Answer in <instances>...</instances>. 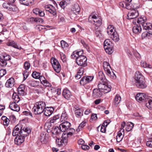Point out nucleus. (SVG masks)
<instances>
[{
  "instance_id": "obj_8",
  "label": "nucleus",
  "mask_w": 152,
  "mask_h": 152,
  "mask_svg": "<svg viewBox=\"0 0 152 152\" xmlns=\"http://www.w3.org/2000/svg\"><path fill=\"white\" fill-rule=\"evenodd\" d=\"M51 61L53 67L55 71L57 73L59 72L61 70V67L58 60L54 58H52Z\"/></svg>"
},
{
  "instance_id": "obj_52",
  "label": "nucleus",
  "mask_w": 152,
  "mask_h": 152,
  "mask_svg": "<svg viewBox=\"0 0 152 152\" xmlns=\"http://www.w3.org/2000/svg\"><path fill=\"white\" fill-rule=\"evenodd\" d=\"M18 10V8L15 6L11 5L10 6V11L16 12Z\"/></svg>"
},
{
  "instance_id": "obj_54",
  "label": "nucleus",
  "mask_w": 152,
  "mask_h": 152,
  "mask_svg": "<svg viewBox=\"0 0 152 152\" xmlns=\"http://www.w3.org/2000/svg\"><path fill=\"white\" fill-rule=\"evenodd\" d=\"M61 57V60L63 61L64 62L66 61V56L65 54H64L63 53L60 54Z\"/></svg>"
},
{
  "instance_id": "obj_34",
  "label": "nucleus",
  "mask_w": 152,
  "mask_h": 152,
  "mask_svg": "<svg viewBox=\"0 0 152 152\" xmlns=\"http://www.w3.org/2000/svg\"><path fill=\"white\" fill-rule=\"evenodd\" d=\"M142 27L143 30H149L151 29L152 26L151 23H146L144 24H142Z\"/></svg>"
},
{
  "instance_id": "obj_42",
  "label": "nucleus",
  "mask_w": 152,
  "mask_h": 152,
  "mask_svg": "<svg viewBox=\"0 0 152 152\" xmlns=\"http://www.w3.org/2000/svg\"><path fill=\"white\" fill-rule=\"evenodd\" d=\"M112 42L109 39H106L104 42V49L107 48L106 47L107 45H110V44H112Z\"/></svg>"
},
{
  "instance_id": "obj_27",
  "label": "nucleus",
  "mask_w": 152,
  "mask_h": 152,
  "mask_svg": "<svg viewBox=\"0 0 152 152\" xmlns=\"http://www.w3.org/2000/svg\"><path fill=\"white\" fill-rule=\"evenodd\" d=\"M121 100V97L118 94H117L115 96L114 99V105L117 106L120 102Z\"/></svg>"
},
{
  "instance_id": "obj_9",
  "label": "nucleus",
  "mask_w": 152,
  "mask_h": 152,
  "mask_svg": "<svg viewBox=\"0 0 152 152\" xmlns=\"http://www.w3.org/2000/svg\"><path fill=\"white\" fill-rule=\"evenodd\" d=\"M51 61L53 67L55 71L57 73L59 72L61 70V67L58 60L54 58H52Z\"/></svg>"
},
{
  "instance_id": "obj_64",
  "label": "nucleus",
  "mask_w": 152,
  "mask_h": 152,
  "mask_svg": "<svg viewBox=\"0 0 152 152\" xmlns=\"http://www.w3.org/2000/svg\"><path fill=\"white\" fill-rule=\"evenodd\" d=\"M146 145L152 148V139L147 142Z\"/></svg>"
},
{
  "instance_id": "obj_49",
  "label": "nucleus",
  "mask_w": 152,
  "mask_h": 152,
  "mask_svg": "<svg viewBox=\"0 0 152 152\" xmlns=\"http://www.w3.org/2000/svg\"><path fill=\"white\" fill-rule=\"evenodd\" d=\"M87 83L91 82L92 80L94 78L93 76H85Z\"/></svg>"
},
{
  "instance_id": "obj_10",
  "label": "nucleus",
  "mask_w": 152,
  "mask_h": 152,
  "mask_svg": "<svg viewBox=\"0 0 152 152\" xmlns=\"http://www.w3.org/2000/svg\"><path fill=\"white\" fill-rule=\"evenodd\" d=\"M146 95L143 93H139L136 96L135 99L136 100L139 102H145V98H147Z\"/></svg>"
},
{
  "instance_id": "obj_23",
  "label": "nucleus",
  "mask_w": 152,
  "mask_h": 152,
  "mask_svg": "<svg viewBox=\"0 0 152 152\" xmlns=\"http://www.w3.org/2000/svg\"><path fill=\"white\" fill-rule=\"evenodd\" d=\"M110 37L115 42H118L119 40V35L116 31H114Z\"/></svg>"
},
{
  "instance_id": "obj_37",
  "label": "nucleus",
  "mask_w": 152,
  "mask_h": 152,
  "mask_svg": "<svg viewBox=\"0 0 152 152\" xmlns=\"http://www.w3.org/2000/svg\"><path fill=\"white\" fill-rule=\"evenodd\" d=\"M60 118L59 115H57L54 116L52 118H51L50 121V124L51 123H54L58 121Z\"/></svg>"
},
{
  "instance_id": "obj_38",
  "label": "nucleus",
  "mask_w": 152,
  "mask_h": 152,
  "mask_svg": "<svg viewBox=\"0 0 152 152\" xmlns=\"http://www.w3.org/2000/svg\"><path fill=\"white\" fill-rule=\"evenodd\" d=\"M134 126V124L133 123L131 122L128 123L126 125V130L127 131L129 132L132 129Z\"/></svg>"
},
{
  "instance_id": "obj_21",
  "label": "nucleus",
  "mask_w": 152,
  "mask_h": 152,
  "mask_svg": "<svg viewBox=\"0 0 152 152\" xmlns=\"http://www.w3.org/2000/svg\"><path fill=\"white\" fill-rule=\"evenodd\" d=\"M30 20L32 23H36L38 24H41L43 22V20L42 18H38L32 17L30 18Z\"/></svg>"
},
{
  "instance_id": "obj_13",
  "label": "nucleus",
  "mask_w": 152,
  "mask_h": 152,
  "mask_svg": "<svg viewBox=\"0 0 152 152\" xmlns=\"http://www.w3.org/2000/svg\"><path fill=\"white\" fill-rule=\"evenodd\" d=\"M139 15L137 11L133 10L129 12L127 14V18L128 19H131L136 18Z\"/></svg>"
},
{
  "instance_id": "obj_28",
  "label": "nucleus",
  "mask_w": 152,
  "mask_h": 152,
  "mask_svg": "<svg viewBox=\"0 0 152 152\" xmlns=\"http://www.w3.org/2000/svg\"><path fill=\"white\" fill-rule=\"evenodd\" d=\"M67 135L66 133H63L61 137V140L64 145H66L68 142V138Z\"/></svg>"
},
{
  "instance_id": "obj_56",
  "label": "nucleus",
  "mask_w": 152,
  "mask_h": 152,
  "mask_svg": "<svg viewBox=\"0 0 152 152\" xmlns=\"http://www.w3.org/2000/svg\"><path fill=\"white\" fill-rule=\"evenodd\" d=\"M141 66L144 68L148 67L151 68V65L148 64L145 62H143L142 63H141Z\"/></svg>"
},
{
  "instance_id": "obj_57",
  "label": "nucleus",
  "mask_w": 152,
  "mask_h": 152,
  "mask_svg": "<svg viewBox=\"0 0 152 152\" xmlns=\"http://www.w3.org/2000/svg\"><path fill=\"white\" fill-rule=\"evenodd\" d=\"M56 142L57 144L59 146H61V145H63L64 143L62 142V141L61 140L59 139H57L56 140Z\"/></svg>"
},
{
  "instance_id": "obj_1",
  "label": "nucleus",
  "mask_w": 152,
  "mask_h": 152,
  "mask_svg": "<svg viewBox=\"0 0 152 152\" xmlns=\"http://www.w3.org/2000/svg\"><path fill=\"white\" fill-rule=\"evenodd\" d=\"M134 79L135 81L134 85L137 88L143 89L147 87V85L145 83V78L142 74L139 71L136 72Z\"/></svg>"
},
{
  "instance_id": "obj_61",
  "label": "nucleus",
  "mask_w": 152,
  "mask_h": 152,
  "mask_svg": "<svg viewBox=\"0 0 152 152\" xmlns=\"http://www.w3.org/2000/svg\"><path fill=\"white\" fill-rule=\"evenodd\" d=\"M97 118V115L96 114H92L91 117V119L92 121L96 120Z\"/></svg>"
},
{
  "instance_id": "obj_11",
  "label": "nucleus",
  "mask_w": 152,
  "mask_h": 152,
  "mask_svg": "<svg viewBox=\"0 0 152 152\" xmlns=\"http://www.w3.org/2000/svg\"><path fill=\"white\" fill-rule=\"evenodd\" d=\"M71 126V124L68 121H64L59 126L60 128L62 129V132H65L68 131L69 129Z\"/></svg>"
},
{
  "instance_id": "obj_19",
  "label": "nucleus",
  "mask_w": 152,
  "mask_h": 152,
  "mask_svg": "<svg viewBox=\"0 0 152 152\" xmlns=\"http://www.w3.org/2000/svg\"><path fill=\"white\" fill-rule=\"evenodd\" d=\"M98 78L100 80V81L102 83L104 82L105 83H107L108 82V81L106 79L102 71H100L99 72Z\"/></svg>"
},
{
  "instance_id": "obj_55",
  "label": "nucleus",
  "mask_w": 152,
  "mask_h": 152,
  "mask_svg": "<svg viewBox=\"0 0 152 152\" xmlns=\"http://www.w3.org/2000/svg\"><path fill=\"white\" fill-rule=\"evenodd\" d=\"M6 73V71L5 69H1L0 70V78L4 75Z\"/></svg>"
},
{
  "instance_id": "obj_14",
  "label": "nucleus",
  "mask_w": 152,
  "mask_h": 152,
  "mask_svg": "<svg viewBox=\"0 0 152 152\" xmlns=\"http://www.w3.org/2000/svg\"><path fill=\"white\" fill-rule=\"evenodd\" d=\"M16 136L14 139L16 145H20L24 141L25 137L19 134Z\"/></svg>"
},
{
  "instance_id": "obj_24",
  "label": "nucleus",
  "mask_w": 152,
  "mask_h": 152,
  "mask_svg": "<svg viewBox=\"0 0 152 152\" xmlns=\"http://www.w3.org/2000/svg\"><path fill=\"white\" fill-rule=\"evenodd\" d=\"M133 32L136 34L140 33L142 30V28L141 26L137 24L136 26H134L132 29Z\"/></svg>"
},
{
  "instance_id": "obj_40",
  "label": "nucleus",
  "mask_w": 152,
  "mask_h": 152,
  "mask_svg": "<svg viewBox=\"0 0 152 152\" xmlns=\"http://www.w3.org/2000/svg\"><path fill=\"white\" fill-rule=\"evenodd\" d=\"M40 73L36 71H34L32 74V77L36 79H39L40 77Z\"/></svg>"
},
{
  "instance_id": "obj_60",
  "label": "nucleus",
  "mask_w": 152,
  "mask_h": 152,
  "mask_svg": "<svg viewBox=\"0 0 152 152\" xmlns=\"http://www.w3.org/2000/svg\"><path fill=\"white\" fill-rule=\"evenodd\" d=\"M44 85L46 87H51V84L48 82L47 80H45L43 81Z\"/></svg>"
},
{
  "instance_id": "obj_50",
  "label": "nucleus",
  "mask_w": 152,
  "mask_h": 152,
  "mask_svg": "<svg viewBox=\"0 0 152 152\" xmlns=\"http://www.w3.org/2000/svg\"><path fill=\"white\" fill-rule=\"evenodd\" d=\"M23 80H24L28 77V73L26 70H25L23 71Z\"/></svg>"
},
{
  "instance_id": "obj_63",
  "label": "nucleus",
  "mask_w": 152,
  "mask_h": 152,
  "mask_svg": "<svg viewBox=\"0 0 152 152\" xmlns=\"http://www.w3.org/2000/svg\"><path fill=\"white\" fill-rule=\"evenodd\" d=\"M81 148L84 150H87L89 149L90 147L87 145H81Z\"/></svg>"
},
{
  "instance_id": "obj_41",
  "label": "nucleus",
  "mask_w": 152,
  "mask_h": 152,
  "mask_svg": "<svg viewBox=\"0 0 152 152\" xmlns=\"http://www.w3.org/2000/svg\"><path fill=\"white\" fill-rule=\"evenodd\" d=\"M10 46H12L15 48L19 49H20L21 48V47L18 45L14 41L10 42Z\"/></svg>"
},
{
  "instance_id": "obj_30",
  "label": "nucleus",
  "mask_w": 152,
  "mask_h": 152,
  "mask_svg": "<svg viewBox=\"0 0 152 152\" xmlns=\"http://www.w3.org/2000/svg\"><path fill=\"white\" fill-rule=\"evenodd\" d=\"M8 56V59H3L0 58V67H3L6 66L7 64V63L6 60H10V58H9V56H7L6 57Z\"/></svg>"
},
{
  "instance_id": "obj_16",
  "label": "nucleus",
  "mask_w": 152,
  "mask_h": 152,
  "mask_svg": "<svg viewBox=\"0 0 152 152\" xmlns=\"http://www.w3.org/2000/svg\"><path fill=\"white\" fill-rule=\"evenodd\" d=\"M54 109L53 107H47L44 108L43 112L45 115L47 116H49L53 113Z\"/></svg>"
},
{
  "instance_id": "obj_36",
  "label": "nucleus",
  "mask_w": 152,
  "mask_h": 152,
  "mask_svg": "<svg viewBox=\"0 0 152 152\" xmlns=\"http://www.w3.org/2000/svg\"><path fill=\"white\" fill-rule=\"evenodd\" d=\"M124 137V134H122V132L120 131L118 132L116 140L117 142H119L121 141Z\"/></svg>"
},
{
  "instance_id": "obj_4",
  "label": "nucleus",
  "mask_w": 152,
  "mask_h": 152,
  "mask_svg": "<svg viewBox=\"0 0 152 152\" xmlns=\"http://www.w3.org/2000/svg\"><path fill=\"white\" fill-rule=\"evenodd\" d=\"M88 21L95 25L97 27L100 26L102 23V19L99 17H97L94 15H91L89 16Z\"/></svg>"
},
{
  "instance_id": "obj_12",
  "label": "nucleus",
  "mask_w": 152,
  "mask_h": 152,
  "mask_svg": "<svg viewBox=\"0 0 152 152\" xmlns=\"http://www.w3.org/2000/svg\"><path fill=\"white\" fill-rule=\"evenodd\" d=\"M45 8L46 11H48L50 13L52 14L53 15H55L56 14V11L55 7L51 5H48L45 6Z\"/></svg>"
},
{
  "instance_id": "obj_18",
  "label": "nucleus",
  "mask_w": 152,
  "mask_h": 152,
  "mask_svg": "<svg viewBox=\"0 0 152 152\" xmlns=\"http://www.w3.org/2000/svg\"><path fill=\"white\" fill-rule=\"evenodd\" d=\"M102 91L99 89H94L93 90V96L96 98L100 97L102 94Z\"/></svg>"
},
{
  "instance_id": "obj_20",
  "label": "nucleus",
  "mask_w": 152,
  "mask_h": 152,
  "mask_svg": "<svg viewBox=\"0 0 152 152\" xmlns=\"http://www.w3.org/2000/svg\"><path fill=\"white\" fill-rule=\"evenodd\" d=\"M146 17L144 16H142L138 18L137 23H138L137 24L139 26L141 25L142 26V24H144L146 22Z\"/></svg>"
},
{
  "instance_id": "obj_15",
  "label": "nucleus",
  "mask_w": 152,
  "mask_h": 152,
  "mask_svg": "<svg viewBox=\"0 0 152 152\" xmlns=\"http://www.w3.org/2000/svg\"><path fill=\"white\" fill-rule=\"evenodd\" d=\"M75 114L76 117L78 118L81 117L83 114V111L79 107L75 106L74 108Z\"/></svg>"
},
{
  "instance_id": "obj_39",
  "label": "nucleus",
  "mask_w": 152,
  "mask_h": 152,
  "mask_svg": "<svg viewBox=\"0 0 152 152\" xmlns=\"http://www.w3.org/2000/svg\"><path fill=\"white\" fill-rule=\"evenodd\" d=\"M68 118V116L66 112L64 111L63 112L61 117V119L65 121Z\"/></svg>"
},
{
  "instance_id": "obj_53",
  "label": "nucleus",
  "mask_w": 152,
  "mask_h": 152,
  "mask_svg": "<svg viewBox=\"0 0 152 152\" xmlns=\"http://www.w3.org/2000/svg\"><path fill=\"white\" fill-rule=\"evenodd\" d=\"M15 84L14 79L13 77L10 78V88L13 87Z\"/></svg>"
},
{
  "instance_id": "obj_29",
  "label": "nucleus",
  "mask_w": 152,
  "mask_h": 152,
  "mask_svg": "<svg viewBox=\"0 0 152 152\" xmlns=\"http://www.w3.org/2000/svg\"><path fill=\"white\" fill-rule=\"evenodd\" d=\"M13 102L14 103H18L20 100L19 96L16 93H13L12 97Z\"/></svg>"
},
{
  "instance_id": "obj_6",
  "label": "nucleus",
  "mask_w": 152,
  "mask_h": 152,
  "mask_svg": "<svg viewBox=\"0 0 152 152\" xmlns=\"http://www.w3.org/2000/svg\"><path fill=\"white\" fill-rule=\"evenodd\" d=\"M107 83H105L104 82L102 83L100 81V83L98 85V89L101 90L104 93H107L110 91V87H108L107 86Z\"/></svg>"
},
{
  "instance_id": "obj_25",
  "label": "nucleus",
  "mask_w": 152,
  "mask_h": 152,
  "mask_svg": "<svg viewBox=\"0 0 152 152\" xmlns=\"http://www.w3.org/2000/svg\"><path fill=\"white\" fill-rule=\"evenodd\" d=\"M10 109L14 111H18L19 110V107L16 103L12 102V103H10Z\"/></svg>"
},
{
  "instance_id": "obj_58",
  "label": "nucleus",
  "mask_w": 152,
  "mask_h": 152,
  "mask_svg": "<svg viewBox=\"0 0 152 152\" xmlns=\"http://www.w3.org/2000/svg\"><path fill=\"white\" fill-rule=\"evenodd\" d=\"M3 7L4 8L8 9L10 8V4L9 2H5L3 4Z\"/></svg>"
},
{
  "instance_id": "obj_47",
  "label": "nucleus",
  "mask_w": 152,
  "mask_h": 152,
  "mask_svg": "<svg viewBox=\"0 0 152 152\" xmlns=\"http://www.w3.org/2000/svg\"><path fill=\"white\" fill-rule=\"evenodd\" d=\"M30 63L27 61L25 62L24 64V68L26 70L30 68Z\"/></svg>"
},
{
  "instance_id": "obj_32",
  "label": "nucleus",
  "mask_w": 152,
  "mask_h": 152,
  "mask_svg": "<svg viewBox=\"0 0 152 152\" xmlns=\"http://www.w3.org/2000/svg\"><path fill=\"white\" fill-rule=\"evenodd\" d=\"M72 10L73 12V14L76 15L78 14V13L80 11V7L78 5H75L73 8Z\"/></svg>"
},
{
  "instance_id": "obj_17",
  "label": "nucleus",
  "mask_w": 152,
  "mask_h": 152,
  "mask_svg": "<svg viewBox=\"0 0 152 152\" xmlns=\"http://www.w3.org/2000/svg\"><path fill=\"white\" fill-rule=\"evenodd\" d=\"M145 102H146L145 105L147 107L150 109H152V97L147 96Z\"/></svg>"
},
{
  "instance_id": "obj_33",
  "label": "nucleus",
  "mask_w": 152,
  "mask_h": 152,
  "mask_svg": "<svg viewBox=\"0 0 152 152\" xmlns=\"http://www.w3.org/2000/svg\"><path fill=\"white\" fill-rule=\"evenodd\" d=\"M20 3L26 6H28L30 4L32 3L33 0H19Z\"/></svg>"
},
{
  "instance_id": "obj_44",
  "label": "nucleus",
  "mask_w": 152,
  "mask_h": 152,
  "mask_svg": "<svg viewBox=\"0 0 152 152\" xmlns=\"http://www.w3.org/2000/svg\"><path fill=\"white\" fill-rule=\"evenodd\" d=\"M61 46L62 48H67L69 45L68 43L64 40H61Z\"/></svg>"
},
{
  "instance_id": "obj_3",
  "label": "nucleus",
  "mask_w": 152,
  "mask_h": 152,
  "mask_svg": "<svg viewBox=\"0 0 152 152\" xmlns=\"http://www.w3.org/2000/svg\"><path fill=\"white\" fill-rule=\"evenodd\" d=\"M45 106V103L43 102H36L33 108L32 111L35 115L40 114L43 112Z\"/></svg>"
},
{
  "instance_id": "obj_22",
  "label": "nucleus",
  "mask_w": 152,
  "mask_h": 152,
  "mask_svg": "<svg viewBox=\"0 0 152 152\" xmlns=\"http://www.w3.org/2000/svg\"><path fill=\"white\" fill-rule=\"evenodd\" d=\"M62 94L64 97L66 99H69L72 96L70 91L67 89L63 90Z\"/></svg>"
},
{
  "instance_id": "obj_45",
  "label": "nucleus",
  "mask_w": 152,
  "mask_h": 152,
  "mask_svg": "<svg viewBox=\"0 0 152 152\" xmlns=\"http://www.w3.org/2000/svg\"><path fill=\"white\" fill-rule=\"evenodd\" d=\"M104 49L106 52L109 54H112L113 51V47H110L108 48H105Z\"/></svg>"
},
{
  "instance_id": "obj_46",
  "label": "nucleus",
  "mask_w": 152,
  "mask_h": 152,
  "mask_svg": "<svg viewBox=\"0 0 152 152\" xmlns=\"http://www.w3.org/2000/svg\"><path fill=\"white\" fill-rule=\"evenodd\" d=\"M86 124V122L83 121L78 126V129H77V131H80V129L83 128L85 126Z\"/></svg>"
},
{
  "instance_id": "obj_48",
  "label": "nucleus",
  "mask_w": 152,
  "mask_h": 152,
  "mask_svg": "<svg viewBox=\"0 0 152 152\" xmlns=\"http://www.w3.org/2000/svg\"><path fill=\"white\" fill-rule=\"evenodd\" d=\"M24 89H20V88H18V94L20 96H23L25 94Z\"/></svg>"
},
{
  "instance_id": "obj_62",
  "label": "nucleus",
  "mask_w": 152,
  "mask_h": 152,
  "mask_svg": "<svg viewBox=\"0 0 152 152\" xmlns=\"http://www.w3.org/2000/svg\"><path fill=\"white\" fill-rule=\"evenodd\" d=\"M37 15L41 17H43L45 15V14L43 11L39 9V11L38 12Z\"/></svg>"
},
{
  "instance_id": "obj_35",
  "label": "nucleus",
  "mask_w": 152,
  "mask_h": 152,
  "mask_svg": "<svg viewBox=\"0 0 152 152\" xmlns=\"http://www.w3.org/2000/svg\"><path fill=\"white\" fill-rule=\"evenodd\" d=\"M28 84L30 86L35 87L38 86L39 82L35 81L30 80L28 82Z\"/></svg>"
},
{
  "instance_id": "obj_2",
  "label": "nucleus",
  "mask_w": 152,
  "mask_h": 152,
  "mask_svg": "<svg viewBox=\"0 0 152 152\" xmlns=\"http://www.w3.org/2000/svg\"><path fill=\"white\" fill-rule=\"evenodd\" d=\"M31 132V130L27 127H21L20 125H18L13 129L12 134L14 136L19 134L25 137L30 133Z\"/></svg>"
},
{
  "instance_id": "obj_7",
  "label": "nucleus",
  "mask_w": 152,
  "mask_h": 152,
  "mask_svg": "<svg viewBox=\"0 0 152 152\" xmlns=\"http://www.w3.org/2000/svg\"><path fill=\"white\" fill-rule=\"evenodd\" d=\"M87 58L85 56H81L76 58V63L79 66L85 67L87 65Z\"/></svg>"
},
{
  "instance_id": "obj_5",
  "label": "nucleus",
  "mask_w": 152,
  "mask_h": 152,
  "mask_svg": "<svg viewBox=\"0 0 152 152\" xmlns=\"http://www.w3.org/2000/svg\"><path fill=\"white\" fill-rule=\"evenodd\" d=\"M103 67L105 72L108 76L110 77H113V78H114V76L116 77L115 74L113 72H111L110 69L111 68L110 65L109 63L104 61L103 63Z\"/></svg>"
},
{
  "instance_id": "obj_43",
  "label": "nucleus",
  "mask_w": 152,
  "mask_h": 152,
  "mask_svg": "<svg viewBox=\"0 0 152 152\" xmlns=\"http://www.w3.org/2000/svg\"><path fill=\"white\" fill-rule=\"evenodd\" d=\"M80 83L81 85L84 86L87 83L85 76H83L80 80Z\"/></svg>"
},
{
  "instance_id": "obj_51",
  "label": "nucleus",
  "mask_w": 152,
  "mask_h": 152,
  "mask_svg": "<svg viewBox=\"0 0 152 152\" xmlns=\"http://www.w3.org/2000/svg\"><path fill=\"white\" fill-rule=\"evenodd\" d=\"M75 51L76 54H77L76 55H77V57H78L81 56H84L83 55V50H81L79 51Z\"/></svg>"
},
{
  "instance_id": "obj_59",
  "label": "nucleus",
  "mask_w": 152,
  "mask_h": 152,
  "mask_svg": "<svg viewBox=\"0 0 152 152\" xmlns=\"http://www.w3.org/2000/svg\"><path fill=\"white\" fill-rule=\"evenodd\" d=\"M110 121L109 120H105L104 123L102 124V125L103 126L106 127L110 123Z\"/></svg>"
},
{
  "instance_id": "obj_26",
  "label": "nucleus",
  "mask_w": 152,
  "mask_h": 152,
  "mask_svg": "<svg viewBox=\"0 0 152 152\" xmlns=\"http://www.w3.org/2000/svg\"><path fill=\"white\" fill-rule=\"evenodd\" d=\"M62 130L61 128V129L60 127H59L58 126L55 127L52 130V134H53L58 135L61 133Z\"/></svg>"
},
{
  "instance_id": "obj_31",
  "label": "nucleus",
  "mask_w": 152,
  "mask_h": 152,
  "mask_svg": "<svg viewBox=\"0 0 152 152\" xmlns=\"http://www.w3.org/2000/svg\"><path fill=\"white\" fill-rule=\"evenodd\" d=\"M69 0H63L59 3L60 7L63 9L69 3Z\"/></svg>"
}]
</instances>
